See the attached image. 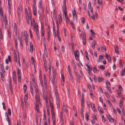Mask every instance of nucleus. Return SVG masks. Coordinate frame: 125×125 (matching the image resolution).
Masks as SVG:
<instances>
[{
    "label": "nucleus",
    "mask_w": 125,
    "mask_h": 125,
    "mask_svg": "<svg viewBox=\"0 0 125 125\" xmlns=\"http://www.w3.org/2000/svg\"><path fill=\"white\" fill-rule=\"evenodd\" d=\"M56 35L58 36V39L59 41V42H61V39L60 37L59 36L58 34L57 33L56 34Z\"/></svg>",
    "instance_id": "47"
},
{
    "label": "nucleus",
    "mask_w": 125,
    "mask_h": 125,
    "mask_svg": "<svg viewBox=\"0 0 125 125\" xmlns=\"http://www.w3.org/2000/svg\"><path fill=\"white\" fill-rule=\"evenodd\" d=\"M43 98L44 100H45L46 104L47 107L48 106V96L46 95H43Z\"/></svg>",
    "instance_id": "5"
},
{
    "label": "nucleus",
    "mask_w": 125,
    "mask_h": 125,
    "mask_svg": "<svg viewBox=\"0 0 125 125\" xmlns=\"http://www.w3.org/2000/svg\"><path fill=\"white\" fill-rule=\"evenodd\" d=\"M90 32L92 33V35H93V36L94 37L95 36V32L92 30H90Z\"/></svg>",
    "instance_id": "44"
},
{
    "label": "nucleus",
    "mask_w": 125,
    "mask_h": 125,
    "mask_svg": "<svg viewBox=\"0 0 125 125\" xmlns=\"http://www.w3.org/2000/svg\"><path fill=\"white\" fill-rule=\"evenodd\" d=\"M91 2L90 1L89 2V3L88 4V8L90 9H91L92 8H91Z\"/></svg>",
    "instance_id": "46"
},
{
    "label": "nucleus",
    "mask_w": 125,
    "mask_h": 125,
    "mask_svg": "<svg viewBox=\"0 0 125 125\" xmlns=\"http://www.w3.org/2000/svg\"><path fill=\"white\" fill-rule=\"evenodd\" d=\"M93 71L94 73H96L97 72L96 68L95 67H94L93 69Z\"/></svg>",
    "instance_id": "63"
},
{
    "label": "nucleus",
    "mask_w": 125,
    "mask_h": 125,
    "mask_svg": "<svg viewBox=\"0 0 125 125\" xmlns=\"http://www.w3.org/2000/svg\"><path fill=\"white\" fill-rule=\"evenodd\" d=\"M35 98L36 101V103L40 104V98L39 95H35Z\"/></svg>",
    "instance_id": "4"
},
{
    "label": "nucleus",
    "mask_w": 125,
    "mask_h": 125,
    "mask_svg": "<svg viewBox=\"0 0 125 125\" xmlns=\"http://www.w3.org/2000/svg\"><path fill=\"white\" fill-rule=\"evenodd\" d=\"M125 73L124 71L123 70H122L121 71V75L122 76H123L125 75Z\"/></svg>",
    "instance_id": "64"
},
{
    "label": "nucleus",
    "mask_w": 125,
    "mask_h": 125,
    "mask_svg": "<svg viewBox=\"0 0 125 125\" xmlns=\"http://www.w3.org/2000/svg\"><path fill=\"white\" fill-rule=\"evenodd\" d=\"M39 7L42 9V12H44V8L42 7V4L40 2L39 3Z\"/></svg>",
    "instance_id": "10"
},
{
    "label": "nucleus",
    "mask_w": 125,
    "mask_h": 125,
    "mask_svg": "<svg viewBox=\"0 0 125 125\" xmlns=\"http://www.w3.org/2000/svg\"><path fill=\"white\" fill-rule=\"evenodd\" d=\"M23 43V39H21L20 41V44L22 46Z\"/></svg>",
    "instance_id": "50"
},
{
    "label": "nucleus",
    "mask_w": 125,
    "mask_h": 125,
    "mask_svg": "<svg viewBox=\"0 0 125 125\" xmlns=\"http://www.w3.org/2000/svg\"><path fill=\"white\" fill-rule=\"evenodd\" d=\"M73 18H75L76 17V13L75 10H74L73 11Z\"/></svg>",
    "instance_id": "17"
},
{
    "label": "nucleus",
    "mask_w": 125,
    "mask_h": 125,
    "mask_svg": "<svg viewBox=\"0 0 125 125\" xmlns=\"http://www.w3.org/2000/svg\"><path fill=\"white\" fill-rule=\"evenodd\" d=\"M0 66L1 67V71L2 72V73H4V72H5V70H4V67H3V65L2 64H0Z\"/></svg>",
    "instance_id": "33"
},
{
    "label": "nucleus",
    "mask_w": 125,
    "mask_h": 125,
    "mask_svg": "<svg viewBox=\"0 0 125 125\" xmlns=\"http://www.w3.org/2000/svg\"><path fill=\"white\" fill-rule=\"evenodd\" d=\"M63 107L65 112L66 113H67L68 112V111L66 107L65 106H63Z\"/></svg>",
    "instance_id": "48"
},
{
    "label": "nucleus",
    "mask_w": 125,
    "mask_h": 125,
    "mask_svg": "<svg viewBox=\"0 0 125 125\" xmlns=\"http://www.w3.org/2000/svg\"><path fill=\"white\" fill-rule=\"evenodd\" d=\"M47 43L46 42H45L44 43V53H47V49L46 48V45Z\"/></svg>",
    "instance_id": "7"
},
{
    "label": "nucleus",
    "mask_w": 125,
    "mask_h": 125,
    "mask_svg": "<svg viewBox=\"0 0 125 125\" xmlns=\"http://www.w3.org/2000/svg\"><path fill=\"white\" fill-rule=\"evenodd\" d=\"M17 74L18 76H19L20 77V76H21V73H20V70L19 69V68H17Z\"/></svg>",
    "instance_id": "22"
},
{
    "label": "nucleus",
    "mask_w": 125,
    "mask_h": 125,
    "mask_svg": "<svg viewBox=\"0 0 125 125\" xmlns=\"http://www.w3.org/2000/svg\"><path fill=\"white\" fill-rule=\"evenodd\" d=\"M35 92L36 93V95H39V92L38 91V90L37 87H36L35 88Z\"/></svg>",
    "instance_id": "35"
},
{
    "label": "nucleus",
    "mask_w": 125,
    "mask_h": 125,
    "mask_svg": "<svg viewBox=\"0 0 125 125\" xmlns=\"http://www.w3.org/2000/svg\"><path fill=\"white\" fill-rule=\"evenodd\" d=\"M8 114L9 115H10L11 114V109L10 108H9L8 109Z\"/></svg>",
    "instance_id": "55"
},
{
    "label": "nucleus",
    "mask_w": 125,
    "mask_h": 125,
    "mask_svg": "<svg viewBox=\"0 0 125 125\" xmlns=\"http://www.w3.org/2000/svg\"><path fill=\"white\" fill-rule=\"evenodd\" d=\"M54 94L56 98L57 107L58 108H59L60 107V104L58 93L57 92V89L56 88L54 89Z\"/></svg>",
    "instance_id": "1"
},
{
    "label": "nucleus",
    "mask_w": 125,
    "mask_h": 125,
    "mask_svg": "<svg viewBox=\"0 0 125 125\" xmlns=\"http://www.w3.org/2000/svg\"><path fill=\"white\" fill-rule=\"evenodd\" d=\"M7 31H8V36L9 38H10L11 37V31L9 29H8V28H7Z\"/></svg>",
    "instance_id": "14"
},
{
    "label": "nucleus",
    "mask_w": 125,
    "mask_h": 125,
    "mask_svg": "<svg viewBox=\"0 0 125 125\" xmlns=\"http://www.w3.org/2000/svg\"><path fill=\"white\" fill-rule=\"evenodd\" d=\"M73 110L74 111V113L76 114V108L75 107V106H73Z\"/></svg>",
    "instance_id": "57"
},
{
    "label": "nucleus",
    "mask_w": 125,
    "mask_h": 125,
    "mask_svg": "<svg viewBox=\"0 0 125 125\" xmlns=\"http://www.w3.org/2000/svg\"><path fill=\"white\" fill-rule=\"evenodd\" d=\"M82 40H83V44L85 45L86 44V38L85 37H82Z\"/></svg>",
    "instance_id": "25"
},
{
    "label": "nucleus",
    "mask_w": 125,
    "mask_h": 125,
    "mask_svg": "<svg viewBox=\"0 0 125 125\" xmlns=\"http://www.w3.org/2000/svg\"><path fill=\"white\" fill-rule=\"evenodd\" d=\"M104 80V78L103 77H99L98 78V80L99 82H101L102 81Z\"/></svg>",
    "instance_id": "26"
},
{
    "label": "nucleus",
    "mask_w": 125,
    "mask_h": 125,
    "mask_svg": "<svg viewBox=\"0 0 125 125\" xmlns=\"http://www.w3.org/2000/svg\"><path fill=\"white\" fill-rule=\"evenodd\" d=\"M52 75V78H50V79L52 82V83L54 85V84L57 81L56 74L54 72H53Z\"/></svg>",
    "instance_id": "2"
},
{
    "label": "nucleus",
    "mask_w": 125,
    "mask_h": 125,
    "mask_svg": "<svg viewBox=\"0 0 125 125\" xmlns=\"http://www.w3.org/2000/svg\"><path fill=\"white\" fill-rule=\"evenodd\" d=\"M81 21L82 23L83 24L85 22V20L84 18L83 17L82 18V19L81 20Z\"/></svg>",
    "instance_id": "60"
},
{
    "label": "nucleus",
    "mask_w": 125,
    "mask_h": 125,
    "mask_svg": "<svg viewBox=\"0 0 125 125\" xmlns=\"http://www.w3.org/2000/svg\"><path fill=\"white\" fill-rule=\"evenodd\" d=\"M27 90V86L25 84L23 86V90L24 92L25 93L26 92V90Z\"/></svg>",
    "instance_id": "31"
},
{
    "label": "nucleus",
    "mask_w": 125,
    "mask_h": 125,
    "mask_svg": "<svg viewBox=\"0 0 125 125\" xmlns=\"http://www.w3.org/2000/svg\"><path fill=\"white\" fill-rule=\"evenodd\" d=\"M52 120H55V117L54 115V111H52Z\"/></svg>",
    "instance_id": "30"
},
{
    "label": "nucleus",
    "mask_w": 125,
    "mask_h": 125,
    "mask_svg": "<svg viewBox=\"0 0 125 125\" xmlns=\"http://www.w3.org/2000/svg\"><path fill=\"white\" fill-rule=\"evenodd\" d=\"M33 23L34 25H36L37 24L35 22V21L34 18H33Z\"/></svg>",
    "instance_id": "62"
},
{
    "label": "nucleus",
    "mask_w": 125,
    "mask_h": 125,
    "mask_svg": "<svg viewBox=\"0 0 125 125\" xmlns=\"http://www.w3.org/2000/svg\"><path fill=\"white\" fill-rule=\"evenodd\" d=\"M119 105L121 109H122L123 108V105L122 103H119Z\"/></svg>",
    "instance_id": "54"
},
{
    "label": "nucleus",
    "mask_w": 125,
    "mask_h": 125,
    "mask_svg": "<svg viewBox=\"0 0 125 125\" xmlns=\"http://www.w3.org/2000/svg\"><path fill=\"white\" fill-rule=\"evenodd\" d=\"M99 59L98 60V62H101L102 61V60L103 59V56L101 55H100L99 56Z\"/></svg>",
    "instance_id": "15"
},
{
    "label": "nucleus",
    "mask_w": 125,
    "mask_h": 125,
    "mask_svg": "<svg viewBox=\"0 0 125 125\" xmlns=\"http://www.w3.org/2000/svg\"><path fill=\"white\" fill-rule=\"evenodd\" d=\"M14 57L15 61V62H17V55L16 53H14Z\"/></svg>",
    "instance_id": "41"
},
{
    "label": "nucleus",
    "mask_w": 125,
    "mask_h": 125,
    "mask_svg": "<svg viewBox=\"0 0 125 125\" xmlns=\"http://www.w3.org/2000/svg\"><path fill=\"white\" fill-rule=\"evenodd\" d=\"M70 75L71 79V81L72 83H73V75L72 74H70Z\"/></svg>",
    "instance_id": "43"
},
{
    "label": "nucleus",
    "mask_w": 125,
    "mask_h": 125,
    "mask_svg": "<svg viewBox=\"0 0 125 125\" xmlns=\"http://www.w3.org/2000/svg\"><path fill=\"white\" fill-rule=\"evenodd\" d=\"M107 117L108 118L109 120V121L111 123H113L115 121V120L113 118H112L111 116L109 114H107L106 115Z\"/></svg>",
    "instance_id": "3"
},
{
    "label": "nucleus",
    "mask_w": 125,
    "mask_h": 125,
    "mask_svg": "<svg viewBox=\"0 0 125 125\" xmlns=\"http://www.w3.org/2000/svg\"><path fill=\"white\" fill-rule=\"evenodd\" d=\"M74 53L75 56H78L79 54V51L78 50H76L75 52L74 51Z\"/></svg>",
    "instance_id": "20"
},
{
    "label": "nucleus",
    "mask_w": 125,
    "mask_h": 125,
    "mask_svg": "<svg viewBox=\"0 0 125 125\" xmlns=\"http://www.w3.org/2000/svg\"><path fill=\"white\" fill-rule=\"evenodd\" d=\"M33 12V14L35 16L37 15V10L36 8L35 5H33L32 7Z\"/></svg>",
    "instance_id": "6"
},
{
    "label": "nucleus",
    "mask_w": 125,
    "mask_h": 125,
    "mask_svg": "<svg viewBox=\"0 0 125 125\" xmlns=\"http://www.w3.org/2000/svg\"><path fill=\"white\" fill-rule=\"evenodd\" d=\"M64 79H62L61 80V84L62 86L64 85Z\"/></svg>",
    "instance_id": "61"
},
{
    "label": "nucleus",
    "mask_w": 125,
    "mask_h": 125,
    "mask_svg": "<svg viewBox=\"0 0 125 125\" xmlns=\"http://www.w3.org/2000/svg\"><path fill=\"white\" fill-rule=\"evenodd\" d=\"M5 24L6 25L8 24V22H7V17L6 16V14H5Z\"/></svg>",
    "instance_id": "45"
},
{
    "label": "nucleus",
    "mask_w": 125,
    "mask_h": 125,
    "mask_svg": "<svg viewBox=\"0 0 125 125\" xmlns=\"http://www.w3.org/2000/svg\"><path fill=\"white\" fill-rule=\"evenodd\" d=\"M87 67V69H88V71H91L92 70V67H90L89 66L88 63H86L85 65Z\"/></svg>",
    "instance_id": "12"
},
{
    "label": "nucleus",
    "mask_w": 125,
    "mask_h": 125,
    "mask_svg": "<svg viewBox=\"0 0 125 125\" xmlns=\"http://www.w3.org/2000/svg\"><path fill=\"white\" fill-rule=\"evenodd\" d=\"M106 84L107 87H110L111 86L110 83V82L108 81H106Z\"/></svg>",
    "instance_id": "29"
},
{
    "label": "nucleus",
    "mask_w": 125,
    "mask_h": 125,
    "mask_svg": "<svg viewBox=\"0 0 125 125\" xmlns=\"http://www.w3.org/2000/svg\"><path fill=\"white\" fill-rule=\"evenodd\" d=\"M101 69L104 70L105 69V67L104 66L102 65H100L99 67Z\"/></svg>",
    "instance_id": "39"
},
{
    "label": "nucleus",
    "mask_w": 125,
    "mask_h": 125,
    "mask_svg": "<svg viewBox=\"0 0 125 125\" xmlns=\"http://www.w3.org/2000/svg\"><path fill=\"white\" fill-rule=\"evenodd\" d=\"M55 26L54 25V23L53 22V32H55Z\"/></svg>",
    "instance_id": "58"
},
{
    "label": "nucleus",
    "mask_w": 125,
    "mask_h": 125,
    "mask_svg": "<svg viewBox=\"0 0 125 125\" xmlns=\"http://www.w3.org/2000/svg\"><path fill=\"white\" fill-rule=\"evenodd\" d=\"M98 3L99 5L101 4V5H102L103 4V1L101 0L100 1L99 0H97Z\"/></svg>",
    "instance_id": "38"
},
{
    "label": "nucleus",
    "mask_w": 125,
    "mask_h": 125,
    "mask_svg": "<svg viewBox=\"0 0 125 125\" xmlns=\"http://www.w3.org/2000/svg\"><path fill=\"white\" fill-rule=\"evenodd\" d=\"M24 35L25 37H27V31H24Z\"/></svg>",
    "instance_id": "53"
},
{
    "label": "nucleus",
    "mask_w": 125,
    "mask_h": 125,
    "mask_svg": "<svg viewBox=\"0 0 125 125\" xmlns=\"http://www.w3.org/2000/svg\"><path fill=\"white\" fill-rule=\"evenodd\" d=\"M14 32L16 34H17V25L16 23H15L14 24Z\"/></svg>",
    "instance_id": "16"
},
{
    "label": "nucleus",
    "mask_w": 125,
    "mask_h": 125,
    "mask_svg": "<svg viewBox=\"0 0 125 125\" xmlns=\"http://www.w3.org/2000/svg\"><path fill=\"white\" fill-rule=\"evenodd\" d=\"M30 87L31 92V93L32 95H34V91L32 88V85H31Z\"/></svg>",
    "instance_id": "19"
},
{
    "label": "nucleus",
    "mask_w": 125,
    "mask_h": 125,
    "mask_svg": "<svg viewBox=\"0 0 125 125\" xmlns=\"http://www.w3.org/2000/svg\"><path fill=\"white\" fill-rule=\"evenodd\" d=\"M64 14L63 15V17L64 19H65L66 20H68V17L67 16V13H63Z\"/></svg>",
    "instance_id": "18"
},
{
    "label": "nucleus",
    "mask_w": 125,
    "mask_h": 125,
    "mask_svg": "<svg viewBox=\"0 0 125 125\" xmlns=\"http://www.w3.org/2000/svg\"><path fill=\"white\" fill-rule=\"evenodd\" d=\"M23 65H25V66H27V68H28V63H27L26 64V63H25V62L24 61V59H23Z\"/></svg>",
    "instance_id": "42"
},
{
    "label": "nucleus",
    "mask_w": 125,
    "mask_h": 125,
    "mask_svg": "<svg viewBox=\"0 0 125 125\" xmlns=\"http://www.w3.org/2000/svg\"><path fill=\"white\" fill-rule=\"evenodd\" d=\"M89 113L88 112L85 115V118L87 120H89L88 117L89 116L88 115Z\"/></svg>",
    "instance_id": "34"
},
{
    "label": "nucleus",
    "mask_w": 125,
    "mask_h": 125,
    "mask_svg": "<svg viewBox=\"0 0 125 125\" xmlns=\"http://www.w3.org/2000/svg\"><path fill=\"white\" fill-rule=\"evenodd\" d=\"M58 19L60 23H62V18L61 16L60 15H58Z\"/></svg>",
    "instance_id": "36"
},
{
    "label": "nucleus",
    "mask_w": 125,
    "mask_h": 125,
    "mask_svg": "<svg viewBox=\"0 0 125 125\" xmlns=\"http://www.w3.org/2000/svg\"><path fill=\"white\" fill-rule=\"evenodd\" d=\"M25 13L26 15V17L27 18V17H28L29 16L28 14V12L26 9H25Z\"/></svg>",
    "instance_id": "49"
},
{
    "label": "nucleus",
    "mask_w": 125,
    "mask_h": 125,
    "mask_svg": "<svg viewBox=\"0 0 125 125\" xmlns=\"http://www.w3.org/2000/svg\"><path fill=\"white\" fill-rule=\"evenodd\" d=\"M33 27L34 29V30L35 32H39V30L38 24L33 25Z\"/></svg>",
    "instance_id": "8"
},
{
    "label": "nucleus",
    "mask_w": 125,
    "mask_h": 125,
    "mask_svg": "<svg viewBox=\"0 0 125 125\" xmlns=\"http://www.w3.org/2000/svg\"><path fill=\"white\" fill-rule=\"evenodd\" d=\"M2 104L3 106V108L4 110H5L6 109V107L5 106V104L4 102L2 103Z\"/></svg>",
    "instance_id": "56"
},
{
    "label": "nucleus",
    "mask_w": 125,
    "mask_h": 125,
    "mask_svg": "<svg viewBox=\"0 0 125 125\" xmlns=\"http://www.w3.org/2000/svg\"><path fill=\"white\" fill-rule=\"evenodd\" d=\"M50 104L51 108V112L54 111H53L54 107L52 103L50 101Z\"/></svg>",
    "instance_id": "21"
},
{
    "label": "nucleus",
    "mask_w": 125,
    "mask_h": 125,
    "mask_svg": "<svg viewBox=\"0 0 125 125\" xmlns=\"http://www.w3.org/2000/svg\"><path fill=\"white\" fill-rule=\"evenodd\" d=\"M0 74L1 75V77L2 80L3 81H5V80L4 77V76L3 74L1 72L0 73Z\"/></svg>",
    "instance_id": "24"
},
{
    "label": "nucleus",
    "mask_w": 125,
    "mask_h": 125,
    "mask_svg": "<svg viewBox=\"0 0 125 125\" xmlns=\"http://www.w3.org/2000/svg\"><path fill=\"white\" fill-rule=\"evenodd\" d=\"M104 93L105 95L107 98H108L110 97V96L108 94V93H106V92H104Z\"/></svg>",
    "instance_id": "52"
},
{
    "label": "nucleus",
    "mask_w": 125,
    "mask_h": 125,
    "mask_svg": "<svg viewBox=\"0 0 125 125\" xmlns=\"http://www.w3.org/2000/svg\"><path fill=\"white\" fill-rule=\"evenodd\" d=\"M82 109H81V113L82 114H83V112L84 111V105L82 103Z\"/></svg>",
    "instance_id": "32"
},
{
    "label": "nucleus",
    "mask_w": 125,
    "mask_h": 125,
    "mask_svg": "<svg viewBox=\"0 0 125 125\" xmlns=\"http://www.w3.org/2000/svg\"><path fill=\"white\" fill-rule=\"evenodd\" d=\"M0 38L1 40L3 39V36L1 30H0Z\"/></svg>",
    "instance_id": "40"
},
{
    "label": "nucleus",
    "mask_w": 125,
    "mask_h": 125,
    "mask_svg": "<svg viewBox=\"0 0 125 125\" xmlns=\"http://www.w3.org/2000/svg\"><path fill=\"white\" fill-rule=\"evenodd\" d=\"M87 106L89 107V108H90L91 106V108L92 109H93V108H92V104L91 103L89 102H87Z\"/></svg>",
    "instance_id": "23"
},
{
    "label": "nucleus",
    "mask_w": 125,
    "mask_h": 125,
    "mask_svg": "<svg viewBox=\"0 0 125 125\" xmlns=\"http://www.w3.org/2000/svg\"><path fill=\"white\" fill-rule=\"evenodd\" d=\"M105 57L106 58H107L108 61L110 62L111 61V58L110 56L109 55H108L107 53H106Z\"/></svg>",
    "instance_id": "13"
},
{
    "label": "nucleus",
    "mask_w": 125,
    "mask_h": 125,
    "mask_svg": "<svg viewBox=\"0 0 125 125\" xmlns=\"http://www.w3.org/2000/svg\"><path fill=\"white\" fill-rule=\"evenodd\" d=\"M51 63H50L49 66V70L50 72V74L51 71Z\"/></svg>",
    "instance_id": "59"
},
{
    "label": "nucleus",
    "mask_w": 125,
    "mask_h": 125,
    "mask_svg": "<svg viewBox=\"0 0 125 125\" xmlns=\"http://www.w3.org/2000/svg\"><path fill=\"white\" fill-rule=\"evenodd\" d=\"M115 52L118 54H120V53L119 51L118 46H115Z\"/></svg>",
    "instance_id": "11"
},
{
    "label": "nucleus",
    "mask_w": 125,
    "mask_h": 125,
    "mask_svg": "<svg viewBox=\"0 0 125 125\" xmlns=\"http://www.w3.org/2000/svg\"><path fill=\"white\" fill-rule=\"evenodd\" d=\"M39 103H36V106L35 108V110L37 111V113L39 112Z\"/></svg>",
    "instance_id": "9"
},
{
    "label": "nucleus",
    "mask_w": 125,
    "mask_h": 125,
    "mask_svg": "<svg viewBox=\"0 0 125 125\" xmlns=\"http://www.w3.org/2000/svg\"><path fill=\"white\" fill-rule=\"evenodd\" d=\"M22 116L23 117V118L24 119H25L26 118V114L25 112H23L22 113Z\"/></svg>",
    "instance_id": "37"
},
{
    "label": "nucleus",
    "mask_w": 125,
    "mask_h": 125,
    "mask_svg": "<svg viewBox=\"0 0 125 125\" xmlns=\"http://www.w3.org/2000/svg\"><path fill=\"white\" fill-rule=\"evenodd\" d=\"M15 45L16 48L17 47V39H15Z\"/></svg>",
    "instance_id": "51"
},
{
    "label": "nucleus",
    "mask_w": 125,
    "mask_h": 125,
    "mask_svg": "<svg viewBox=\"0 0 125 125\" xmlns=\"http://www.w3.org/2000/svg\"><path fill=\"white\" fill-rule=\"evenodd\" d=\"M12 78L13 80L16 79V75L15 72L13 73V74Z\"/></svg>",
    "instance_id": "28"
},
{
    "label": "nucleus",
    "mask_w": 125,
    "mask_h": 125,
    "mask_svg": "<svg viewBox=\"0 0 125 125\" xmlns=\"http://www.w3.org/2000/svg\"><path fill=\"white\" fill-rule=\"evenodd\" d=\"M58 20H56V24H57V33H58H58L59 31V27H58Z\"/></svg>",
    "instance_id": "27"
}]
</instances>
